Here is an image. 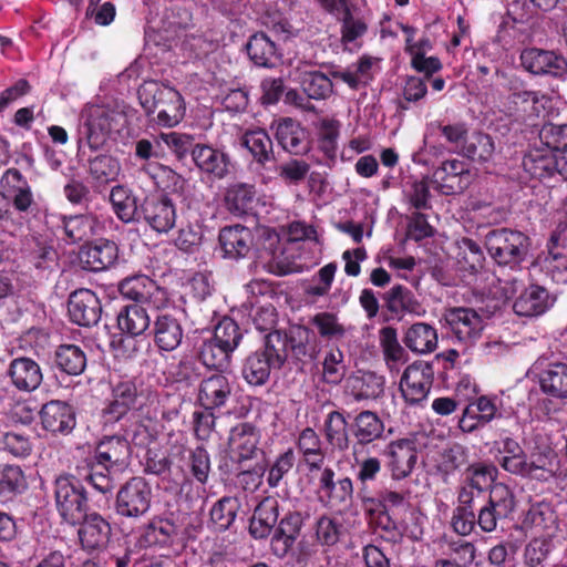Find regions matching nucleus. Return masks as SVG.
<instances>
[{
  "instance_id": "bb28decb",
  "label": "nucleus",
  "mask_w": 567,
  "mask_h": 567,
  "mask_svg": "<svg viewBox=\"0 0 567 567\" xmlns=\"http://www.w3.org/2000/svg\"><path fill=\"white\" fill-rule=\"evenodd\" d=\"M233 392V386L227 377L213 374L202 381L198 400L207 410L224 406Z\"/></svg>"
},
{
  "instance_id": "6e6d98bb",
  "label": "nucleus",
  "mask_w": 567,
  "mask_h": 567,
  "mask_svg": "<svg viewBox=\"0 0 567 567\" xmlns=\"http://www.w3.org/2000/svg\"><path fill=\"white\" fill-rule=\"evenodd\" d=\"M239 508L234 497H223L210 509V524L216 532L227 530L234 523Z\"/></svg>"
},
{
  "instance_id": "bf43d9fd",
  "label": "nucleus",
  "mask_w": 567,
  "mask_h": 567,
  "mask_svg": "<svg viewBox=\"0 0 567 567\" xmlns=\"http://www.w3.org/2000/svg\"><path fill=\"white\" fill-rule=\"evenodd\" d=\"M258 351L265 354L275 369H281L288 358V338L280 331H272L266 336L265 346Z\"/></svg>"
},
{
  "instance_id": "f704fd0d",
  "label": "nucleus",
  "mask_w": 567,
  "mask_h": 567,
  "mask_svg": "<svg viewBox=\"0 0 567 567\" xmlns=\"http://www.w3.org/2000/svg\"><path fill=\"white\" fill-rule=\"evenodd\" d=\"M278 502L272 498H265L254 511L249 524V533L256 539H261L271 533L278 522Z\"/></svg>"
},
{
  "instance_id": "dca6fc26",
  "label": "nucleus",
  "mask_w": 567,
  "mask_h": 567,
  "mask_svg": "<svg viewBox=\"0 0 567 567\" xmlns=\"http://www.w3.org/2000/svg\"><path fill=\"white\" fill-rule=\"evenodd\" d=\"M278 144L288 153L302 155L309 151L306 130L291 117H284L272 123Z\"/></svg>"
},
{
  "instance_id": "e433bc0d",
  "label": "nucleus",
  "mask_w": 567,
  "mask_h": 567,
  "mask_svg": "<svg viewBox=\"0 0 567 567\" xmlns=\"http://www.w3.org/2000/svg\"><path fill=\"white\" fill-rule=\"evenodd\" d=\"M256 190L254 185L235 183L226 188L224 203L226 209L235 216L247 215L254 207Z\"/></svg>"
},
{
  "instance_id": "f8f14e48",
  "label": "nucleus",
  "mask_w": 567,
  "mask_h": 567,
  "mask_svg": "<svg viewBox=\"0 0 567 567\" xmlns=\"http://www.w3.org/2000/svg\"><path fill=\"white\" fill-rule=\"evenodd\" d=\"M68 311L72 322L90 327L100 321L102 307L97 296L90 289H79L69 297Z\"/></svg>"
},
{
  "instance_id": "79ce46f5",
  "label": "nucleus",
  "mask_w": 567,
  "mask_h": 567,
  "mask_svg": "<svg viewBox=\"0 0 567 567\" xmlns=\"http://www.w3.org/2000/svg\"><path fill=\"white\" fill-rule=\"evenodd\" d=\"M383 432V421L374 412L362 411L354 417L352 433L358 444L372 443L380 439Z\"/></svg>"
},
{
  "instance_id": "864d4df0",
  "label": "nucleus",
  "mask_w": 567,
  "mask_h": 567,
  "mask_svg": "<svg viewBox=\"0 0 567 567\" xmlns=\"http://www.w3.org/2000/svg\"><path fill=\"white\" fill-rule=\"evenodd\" d=\"M384 299L386 308L391 313L396 316L404 312L421 315L420 303L414 299L412 292L401 285L392 287L385 293Z\"/></svg>"
},
{
  "instance_id": "f03ea898",
  "label": "nucleus",
  "mask_w": 567,
  "mask_h": 567,
  "mask_svg": "<svg viewBox=\"0 0 567 567\" xmlns=\"http://www.w3.org/2000/svg\"><path fill=\"white\" fill-rule=\"evenodd\" d=\"M157 402V393L133 380H124L112 386L111 395L102 410L103 424L113 425L127 420L131 411L143 410Z\"/></svg>"
},
{
  "instance_id": "c756f323",
  "label": "nucleus",
  "mask_w": 567,
  "mask_h": 567,
  "mask_svg": "<svg viewBox=\"0 0 567 567\" xmlns=\"http://www.w3.org/2000/svg\"><path fill=\"white\" fill-rule=\"evenodd\" d=\"M192 157L196 166L216 178H224L229 172V158L224 153L208 145H196L192 148Z\"/></svg>"
},
{
  "instance_id": "412c9836",
  "label": "nucleus",
  "mask_w": 567,
  "mask_h": 567,
  "mask_svg": "<svg viewBox=\"0 0 567 567\" xmlns=\"http://www.w3.org/2000/svg\"><path fill=\"white\" fill-rule=\"evenodd\" d=\"M117 259V246L110 240H100L94 245L84 246L79 252L80 265L84 270L102 271L111 267Z\"/></svg>"
},
{
  "instance_id": "aec40b11",
  "label": "nucleus",
  "mask_w": 567,
  "mask_h": 567,
  "mask_svg": "<svg viewBox=\"0 0 567 567\" xmlns=\"http://www.w3.org/2000/svg\"><path fill=\"white\" fill-rule=\"evenodd\" d=\"M218 240L224 256L233 259L247 256L254 245L251 230L243 225H233L221 228Z\"/></svg>"
},
{
  "instance_id": "69168bd1",
  "label": "nucleus",
  "mask_w": 567,
  "mask_h": 567,
  "mask_svg": "<svg viewBox=\"0 0 567 567\" xmlns=\"http://www.w3.org/2000/svg\"><path fill=\"white\" fill-rule=\"evenodd\" d=\"M539 140L553 153L567 148V124H544L539 131Z\"/></svg>"
},
{
  "instance_id": "423d86ee",
  "label": "nucleus",
  "mask_w": 567,
  "mask_h": 567,
  "mask_svg": "<svg viewBox=\"0 0 567 567\" xmlns=\"http://www.w3.org/2000/svg\"><path fill=\"white\" fill-rule=\"evenodd\" d=\"M122 115L104 106L93 105L85 111V121L79 128V148L83 143L92 150L102 148L107 142L111 131Z\"/></svg>"
},
{
  "instance_id": "5701e85b",
  "label": "nucleus",
  "mask_w": 567,
  "mask_h": 567,
  "mask_svg": "<svg viewBox=\"0 0 567 567\" xmlns=\"http://www.w3.org/2000/svg\"><path fill=\"white\" fill-rule=\"evenodd\" d=\"M554 301L555 299L545 288L532 285L514 301L513 309L522 317H537L545 313Z\"/></svg>"
},
{
  "instance_id": "49530a36",
  "label": "nucleus",
  "mask_w": 567,
  "mask_h": 567,
  "mask_svg": "<svg viewBox=\"0 0 567 567\" xmlns=\"http://www.w3.org/2000/svg\"><path fill=\"white\" fill-rule=\"evenodd\" d=\"M186 106L184 99L182 94L173 87L168 95H164V100L155 111L157 114L156 121L162 126L173 127L184 118Z\"/></svg>"
},
{
  "instance_id": "2eb2a0df",
  "label": "nucleus",
  "mask_w": 567,
  "mask_h": 567,
  "mask_svg": "<svg viewBox=\"0 0 567 567\" xmlns=\"http://www.w3.org/2000/svg\"><path fill=\"white\" fill-rule=\"evenodd\" d=\"M318 477V493L327 499L329 506L347 505L353 496V483L350 477L334 480L336 473L331 467H321Z\"/></svg>"
},
{
  "instance_id": "f257e3e1",
  "label": "nucleus",
  "mask_w": 567,
  "mask_h": 567,
  "mask_svg": "<svg viewBox=\"0 0 567 567\" xmlns=\"http://www.w3.org/2000/svg\"><path fill=\"white\" fill-rule=\"evenodd\" d=\"M497 463L509 474L538 482H548L558 471V456L551 449L536 450L526 455L512 437L501 440Z\"/></svg>"
},
{
  "instance_id": "338daca9",
  "label": "nucleus",
  "mask_w": 567,
  "mask_h": 567,
  "mask_svg": "<svg viewBox=\"0 0 567 567\" xmlns=\"http://www.w3.org/2000/svg\"><path fill=\"white\" fill-rule=\"evenodd\" d=\"M524 524L537 532H549L555 528L556 516L548 506H533L526 514Z\"/></svg>"
},
{
  "instance_id": "09e8293b",
  "label": "nucleus",
  "mask_w": 567,
  "mask_h": 567,
  "mask_svg": "<svg viewBox=\"0 0 567 567\" xmlns=\"http://www.w3.org/2000/svg\"><path fill=\"white\" fill-rule=\"evenodd\" d=\"M275 365L260 351L249 354L244 362L241 374L250 385H264Z\"/></svg>"
},
{
  "instance_id": "473e14b6",
  "label": "nucleus",
  "mask_w": 567,
  "mask_h": 567,
  "mask_svg": "<svg viewBox=\"0 0 567 567\" xmlns=\"http://www.w3.org/2000/svg\"><path fill=\"white\" fill-rule=\"evenodd\" d=\"M61 227L71 243H79L97 235L102 226L99 218L93 214H81L63 216Z\"/></svg>"
},
{
  "instance_id": "c85d7f7f",
  "label": "nucleus",
  "mask_w": 567,
  "mask_h": 567,
  "mask_svg": "<svg viewBox=\"0 0 567 567\" xmlns=\"http://www.w3.org/2000/svg\"><path fill=\"white\" fill-rule=\"evenodd\" d=\"M130 455V445L124 435L107 436L100 442L96 449V460L105 470L107 466H124Z\"/></svg>"
},
{
  "instance_id": "603ef678",
  "label": "nucleus",
  "mask_w": 567,
  "mask_h": 567,
  "mask_svg": "<svg viewBox=\"0 0 567 567\" xmlns=\"http://www.w3.org/2000/svg\"><path fill=\"white\" fill-rule=\"evenodd\" d=\"M380 346L390 370H398L399 364L405 361V350L398 340L396 330L392 327H384L379 332Z\"/></svg>"
},
{
  "instance_id": "e2e57ef3",
  "label": "nucleus",
  "mask_w": 567,
  "mask_h": 567,
  "mask_svg": "<svg viewBox=\"0 0 567 567\" xmlns=\"http://www.w3.org/2000/svg\"><path fill=\"white\" fill-rule=\"evenodd\" d=\"M311 323L317 328L320 337L327 340H340L347 332L338 317L331 312L317 313L312 317Z\"/></svg>"
},
{
  "instance_id": "5fc2aeb1",
  "label": "nucleus",
  "mask_w": 567,
  "mask_h": 567,
  "mask_svg": "<svg viewBox=\"0 0 567 567\" xmlns=\"http://www.w3.org/2000/svg\"><path fill=\"white\" fill-rule=\"evenodd\" d=\"M344 534V527L339 518L322 515L315 523L316 542L323 547H332Z\"/></svg>"
},
{
  "instance_id": "a878e982",
  "label": "nucleus",
  "mask_w": 567,
  "mask_h": 567,
  "mask_svg": "<svg viewBox=\"0 0 567 567\" xmlns=\"http://www.w3.org/2000/svg\"><path fill=\"white\" fill-rule=\"evenodd\" d=\"M154 342L162 351H173L182 342L183 327L177 318L169 313H161L154 320Z\"/></svg>"
},
{
  "instance_id": "58836bf2",
  "label": "nucleus",
  "mask_w": 567,
  "mask_h": 567,
  "mask_svg": "<svg viewBox=\"0 0 567 567\" xmlns=\"http://www.w3.org/2000/svg\"><path fill=\"white\" fill-rule=\"evenodd\" d=\"M540 390L555 399H567V364L557 362L549 364L539 374Z\"/></svg>"
},
{
  "instance_id": "c9c22d12",
  "label": "nucleus",
  "mask_w": 567,
  "mask_h": 567,
  "mask_svg": "<svg viewBox=\"0 0 567 567\" xmlns=\"http://www.w3.org/2000/svg\"><path fill=\"white\" fill-rule=\"evenodd\" d=\"M297 446L310 472L321 470L326 452L319 435L313 429L306 427L300 432Z\"/></svg>"
},
{
  "instance_id": "3c124183",
  "label": "nucleus",
  "mask_w": 567,
  "mask_h": 567,
  "mask_svg": "<svg viewBox=\"0 0 567 567\" xmlns=\"http://www.w3.org/2000/svg\"><path fill=\"white\" fill-rule=\"evenodd\" d=\"M384 391V378L374 372H363L351 380V393L357 401L374 400Z\"/></svg>"
},
{
  "instance_id": "393cba45",
  "label": "nucleus",
  "mask_w": 567,
  "mask_h": 567,
  "mask_svg": "<svg viewBox=\"0 0 567 567\" xmlns=\"http://www.w3.org/2000/svg\"><path fill=\"white\" fill-rule=\"evenodd\" d=\"M496 414V399L482 395L465 408L460 419V429L463 432H473L489 423Z\"/></svg>"
},
{
  "instance_id": "7c9ffc66",
  "label": "nucleus",
  "mask_w": 567,
  "mask_h": 567,
  "mask_svg": "<svg viewBox=\"0 0 567 567\" xmlns=\"http://www.w3.org/2000/svg\"><path fill=\"white\" fill-rule=\"evenodd\" d=\"M110 202L116 217L125 223L141 221V205L133 192L123 185L112 187Z\"/></svg>"
},
{
  "instance_id": "1a4fd4ad",
  "label": "nucleus",
  "mask_w": 567,
  "mask_h": 567,
  "mask_svg": "<svg viewBox=\"0 0 567 567\" xmlns=\"http://www.w3.org/2000/svg\"><path fill=\"white\" fill-rule=\"evenodd\" d=\"M176 207L165 194L146 196L141 204V220L157 233H168L176 224Z\"/></svg>"
},
{
  "instance_id": "a18cd8bd",
  "label": "nucleus",
  "mask_w": 567,
  "mask_h": 567,
  "mask_svg": "<svg viewBox=\"0 0 567 567\" xmlns=\"http://www.w3.org/2000/svg\"><path fill=\"white\" fill-rule=\"evenodd\" d=\"M496 146L488 134L473 133L463 144L461 154L472 162L484 164L493 159Z\"/></svg>"
},
{
  "instance_id": "a19ab883",
  "label": "nucleus",
  "mask_w": 567,
  "mask_h": 567,
  "mask_svg": "<svg viewBox=\"0 0 567 567\" xmlns=\"http://www.w3.org/2000/svg\"><path fill=\"white\" fill-rule=\"evenodd\" d=\"M323 435L333 450L343 452L349 449L348 422L341 412L331 411L328 413L323 423Z\"/></svg>"
},
{
  "instance_id": "ddd939ff",
  "label": "nucleus",
  "mask_w": 567,
  "mask_h": 567,
  "mask_svg": "<svg viewBox=\"0 0 567 567\" xmlns=\"http://www.w3.org/2000/svg\"><path fill=\"white\" fill-rule=\"evenodd\" d=\"M432 385V370L429 364L409 365L400 381L403 398L410 404H417L426 399Z\"/></svg>"
},
{
  "instance_id": "f3484780",
  "label": "nucleus",
  "mask_w": 567,
  "mask_h": 567,
  "mask_svg": "<svg viewBox=\"0 0 567 567\" xmlns=\"http://www.w3.org/2000/svg\"><path fill=\"white\" fill-rule=\"evenodd\" d=\"M11 384L19 391L32 392L43 380L40 365L31 358L20 357L13 359L7 370Z\"/></svg>"
},
{
  "instance_id": "4be33fe9",
  "label": "nucleus",
  "mask_w": 567,
  "mask_h": 567,
  "mask_svg": "<svg viewBox=\"0 0 567 567\" xmlns=\"http://www.w3.org/2000/svg\"><path fill=\"white\" fill-rule=\"evenodd\" d=\"M179 534L178 527L169 519L155 517L150 520L138 537L140 547H169Z\"/></svg>"
},
{
  "instance_id": "680f3d73",
  "label": "nucleus",
  "mask_w": 567,
  "mask_h": 567,
  "mask_svg": "<svg viewBox=\"0 0 567 567\" xmlns=\"http://www.w3.org/2000/svg\"><path fill=\"white\" fill-rule=\"evenodd\" d=\"M497 468L492 464L475 463L466 468L464 484L481 494L495 480Z\"/></svg>"
},
{
  "instance_id": "6ab92c4d",
  "label": "nucleus",
  "mask_w": 567,
  "mask_h": 567,
  "mask_svg": "<svg viewBox=\"0 0 567 567\" xmlns=\"http://www.w3.org/2000/svg\"><path fill=\"white\" fill-rule=\"evenodd\" d=\"M388 466L395 480L409 476L415 466L417 452L414 442L399 440L391 442L386 450Z\"/></svg>"
},
{
  "instance_id": "4468645a",
  "label": "nucleus",
  "mask_w": 567,
  "mask_h": 567,
  "mask_svg": "<svg viewBox=\"0 0 567 567\" xmlns=\"http://www.w3.org/2000/svg\"><path fill=\"white\" fill-rule=\"evenodd\" d=\"M259 432L249 423H239L230 430L228 449L233 462L240 465L245 461L254 460L260 452Z\"/></svg>"
},
{
  "instance_id": "2f4dec72",
  "label": "nucleus",
  "mask_w": 567,
  "mask_h": 567,
  "mask_svg": "<svg viewBox=\"0 0 567 567\" xmlns=\"http://www.w3.org/2000/svg\"><path fill=\"white\" fill-rule=\"evenodd\" d=\"M117 328L128 337H138L150 329L151 317L147 310L138 305H127L117 313Z\"/></svg>"
},
{
  "instance_id": "0eeeda50",
  "label": "nucleus",
  "mask_w": 567,
  "mask_h": 567,
  "mask_svg": "<svg viewBox=\"0 0 567 567\" xmlns=\"http://www.w3.org/2000/svg\"><path fill=\"white\" fill-rule=\"evenodd\" d=\"M515 508V497L509 487L496 483L491 487L487 503L478 511L476 523L485 533L496 529L498 520L507 518Z\"/></svg>"
},
{
  "instance_id": "c03bdc74",
  "label": "nucleus",
  "mask_w": 567,
  "mask_h": 567,
  "mask_svg": "<svg viewBox=\"0 0 567 567\" xmlns=\"http://www.w3.org/2000/svg\"><path fill=\"white\" fill-rule=\"evenodd\" d=\"M522 165L533 178L551 177L555 174V154L548 150L535 148L524 156Z\"/></svg>"
},
{
  "instance_id": "4c0bfd02",
  "label": "nucleus",
  "mask_w": 567,
  "mask_h": 567,
  "mask_svg": "<svg viewBox=\"0 0 567 567\" xmlns=\"http://www.w3.org/2000/svg\"><path fill=\"white\" fill-rule=\"evenodd\" d=\"M87 172L95 185L105 186L117 181L122 167L116 157L100 154L89 159Z\"/></svg>"
},
{
  "instance_id": "8fccbe9b",
  "label": "nucleus",
  "mask_w": 567,
  "mask_h": 567,
  "mask_svg": "<svg viewBox=\"0 0 567 567\" xmlns=\"http://www.w3.org/2000/svg\"><path fill=\"white\" fill-rule=\"evenodd\" d=\"M240 143L259 164H265L274 157L272 141L265 130L258 128L246 132Z\"/></svg>"
},
{
  "instance_id": "de8ad7c7",
  "label": "nucleus",
  "mask_w": 567,
  "mask_h": 567,
  "mask_svg": "<svg viewBox=\"0 0 567 567\" xmlns=\"http://www.w3.org/2000/svg\"><path fill=\"white\" fill-rule=\"evenodd\" d=\"M54 363L60 371L69 375H80L86 367V357L80 347L62 344L55 350Z\"/></svg>"
},
{
  "instance_id": "7ed1b4c3",
  "label": "nucleus",
  "mask_w": 567,
  "mask_h": 567,
  "mask_svg": "<svg viewBox=\"0 0 567 567\" xmlns=\"http://www.w3.org/2000/svg\"><path fill=\"white\" fill-rule=\"evenodd\" d=\"M485 247L498 265L513 268L525 259L529 240L520 231L501 228L491 230L486 235Z\"/></svg>"
},
{
  "instance_id": "4d7b16f0",
  "label": "nucleus",
  "mask_w": 567,
  "mask_h": 567,
  "mask_svg": "<svg viewBox=\"0 0 567 567\" xmlns=\"http://www.w3.org/2000/svg\"><path fill=\"white\" fill-rule=\"evenodd\" d=\"M303 92L313 100H324L332 94L331 80L319 71H306L300 80Z\"/></svg>"
},
{
  "instance_id": "72a5a7b5",
  "label": "nucleus",
  "mask_w": 567,
  "mask_h": 567,
  "mask_svg": "<svg viewBox=\"0 0 567 567\" xmlns=\"http://www.w3.org/2000/svg\"><path fill=\"white\" fill-rule=\"evenodd\" d=\"M302 526V518L299 513L287 514L279 523V526L271 539V548L275 555L285 556L293 546Z\"/></svg>"
},
{
  "instance_id": "39448f33",
  "label": "nucleus",
  "mask_w": 567,
  "mask_h": 567,
  "mask_svg": "<svg viewBox=\"0 0 567 567\" xmlns=\"http://www.w3.org/2000/svg\"><path fill=\"white\" fill-rule=\"evenodd\" d=\"M498 309L497 302L478 308H453L446 313L445 320L460 341L472 343L481 336L486 320Z\"/></svg>"
},
{
  "instance_id": "cd10ccee",
  "label": "nucleus",
  "mask_w": 567,
  "mask_h": 567,
  "mask_svg": "<svg viewBox=\"0 0 567 567\" xmlns=\"http://www.w3.org/2000/svg\"><path fill=\"white\" fill-rule=\"evenodd\" d=\"M80 524L79 537L86 549L104 548L111 537L110 524L99 514L87 515Z\"/></svg>"
},
{
  "instance_id": "ea45409f",
  "label": "nucleus",
  "mask_w": 567,
  "mask_h": 567,
  "mask_svg": "<svg viewBox=\"0 0 567 567\" xmlns=\"http://www.w3.org/2000/svg\"><path fill=\"white\" fill-rule=\"evenodd\" d=\"M246 50L249 59L257 66L271 68L279 60L276 44L262 32L249 38Z\"/></svg>"
},
{
  "instance_id": "b1692460",
  "label": "nucleus",
  "mask_w": 567,
  "mask_h": 567,
  "mask_svg": "<svg viewBox=\"0 0 567 567\" xmlns=\"http://www.w3.org/2000/svg\"><path fill=\"white\" fill-rule=\"evenodd\" d=\"M41 421L52 433L68 434L75 426V414L71 405L61 401H50L41 410Z\"/></svg>"
},
{
  "instance_id": "a211bd4d",
  "label": "nucleus",
  "mask_w": 567,
  "mask_h": 567,
  "mask_svg": "<svg viewBox=\"0 0 567 567\" xmlns=\"http://www.w3.org/2000/svg\"><path fill=\"white\" fill-rule=\"evenodd\" d=\"M120 292L127 299L154 306H157L165 299L164 290L147 276H134L124 279L120 284Z\"/></svg>"
},
{
  "instance_id": "6e6552de",
  "label": "nucleus",
  "mask_w": 567,
  "mask_h": 567,
  "mask_svg": "<svg viewBox=\"0 0 567 567\" xmlns=\"http://www.w3.org/2000/svg\"><path fill=\"white\" fill-rule=\"evenodd\" d=\"M152 487L145 478L136 476L128 480L117 492L115 508L118 515L137 518L151 507Z\"/></svg>"
},
{
  "instance_id": "052dcab7",
  "label": "nucleus",
  "mask_w": 567,
  "mask_h": 567,
  "mask_svg": "<svg viewBox=\"0 0 567 567\" xmlns=\"http://www.w3.org/2000/svg\"><path fill=\"white\" fill-rule=\"evenodd\" d=\"M231 353L226 347L209 339L202 344L199 359L207 368L224 370L229 367Z\"/></svg>"
},
{
  "instance_id": "37998d69",
  "label": "nucleus",
  "mask_w": 567,
  "mask_h": 567,
  "mask_svg": "<svg viewBox=\"0 0 567 567\" xmlns=\"http://www.w3.org/2000/svg\"><path fill=\"white\" fill-rule=\"evenodd\" d=\"M404 343L413 352L430 353L437 346L436 330L424 322L414 323L408 329Z\"/></svg>"
},
{
  "instance_id": "9d476101",
  "label": "nucleus",
  "mask_w": 567,
  "mask_h": 567,
  "mask_svg": "<svg viewBox=\"0 0 567 567\" xmlns=\"http://www.w3.org/2000/svg\"><path fill=\"white\" fill-rule=\"evenodd\" d=\"M520 64L535 75L560 78L567 74V60L555 51L528 48L520 53Z\"/></svg>"
},
{
  "instance_id": "0e129e2a",
  "label": "nucleus",
  "mask_w": 567,
  "mask_h": 567,
  "mask_svg": "<svg viewBox=\"0 0 567 567\" xmlns=\"http://www.w3.org/2000/svg\"><path fill=\"white\" fill-rule=\"evenodd\" d=\"M210 339L234 352L241 340V333L234 320L224 318L215 327L214 336Z\"/></svg>"
},
{
  "instance_id": "774afa93",
  "label": "nucleus",
  "mask_w": 567,
  "mask_h": 567,
  "mask_svg": "<svg viewBox=\"0 0 567 567\" xmlns=\"http://www.w3.org/2000/svg\"><path fill=\"white\" fill-rule=\"evenodd\" d=\"M296 462L295 452L289 449L278 455L269 467L267 483L271 488L278 487L285 477L293 467Z\"/></svg>"
},
{
  "instance_id": "20e7f679",
  "label": "nucleus",
  "mask_w": 567,
  "mask_h": 567,
  "mask_svg": "<svg viewBox=\"0 0 567 567\" xmlns=\"http://www.w3.org/2000/svg\"><path fill=\"white\" fill-rule=\"evenodd\" d=\"M58 512L64 522L80 524L86 518L87 498L80 482L71 475H60L54 484Z\"/></svg>"
},
{
  "instance_id": "13d9d810",
  "label": "nucleus",
  "mask_w": 567,
  "mask_h": 567,
  "mask_svg": "<svg viewBox=\"0 0 567 567\" xmlns=\"http://www.w3.org/2000/svg\"><path fill=\"white\" fill-rule=\"evenodd\" d=\"M172 89V86L157 81H145L138 87L137 95L140 104L146 114H154L159 107L161 102L164 100V95H168Z\"/></svg>"
},
{
  "instance_id": "9b49d317",
  "label": "nucleus",
  "mask_w": 567,
  "mask_h": 567,
  "mask_svg": "<svg viewBox=\"0 0 567 567\" xmlns=\"http://www.w3.org/2000/svg\"><path fill=\"white\" fill-rule=\"evenodd\" d=\"M433 182L442 194H457L471 185L472 173L465 162L456 158L447 159L433 172Z\"/></svg>"
}]
</instances>
